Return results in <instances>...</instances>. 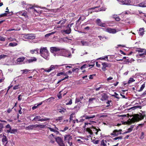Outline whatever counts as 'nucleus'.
I'll return each instance as SVG.
<instances>
[{
  "label": "nucleus",
  "mask_w": 146,
  "mask_h": 146,
  "mask_svg": "<svg viewBox=\"0 0 146 146\" xmlns=\"http://www.w3.org/2000/svg\"><path fill=\"white\" fill-rule=\"evenodd\" d=\"M50 49L51 51H53V52H56L59 51L58 52V54H57L56 52L53 53V55L55 56L60 55L68 57L70 55L69 54V51L65 49H61L59 48L56 47H51Z\"/></svg>",
  "instance_id": "obj_1"
},
{
  "label": "nucleus",
  "mask_w": 146,
  "mask_h": 146,
  "mask_svg": "<svg viewBox=\"0 0 146 146\" xmlns=\"http://www.w3.org/2000/svg\"><path fill=\"white\" fill-rule=\"evenodd\" d=\"M145 117V115L142 114L141 113L136 114L131 119H129L130 121L128 120V121L129 123V124H131L135 122L139 121Z\"/></svg>",
  "instance_id": "obj_2"
},
{
  "label": "nucleus",
  "mask_w": 146,
  "mask_h": 146,
  "mask_svg": "<svg viewBox=\"0 0 146 146\" xmlns=\"http://www.w3.org/2000/svg\"><path fill=\"white\" fill-rule=\"evenodd\" d=\"M40 55L44 58L48 60L49 56V52L46 47H41L40 50Z\"/></svg>",
  "instance_id": "obj_3"
},
{
  "label": "nucleus",
  "mask_w": 146,
  "mask_h": 146,
  "mask_svg": "<svg viewBox=\"0 0 146 146\" xmlns=\"http://www.w3.org/2000/svg\"><path fill=\"white\" fill-rule=\"evenodd\" d=\"M136 51L139 53L137 55L139 56V58H143V61L146 62V50L143 49L139 48Z\"/></svg>",
  "instance_id": "obj_4"
},
{
  "label": "nucleus",
  "mask_w": 146,
  "mask_h": 146,
  "mask_svg": "<svg viewBox=\"0 0 146 146\" xmlns=\"http://www.w3.org/2000/svg\"><path fill=\"white\" fill-rule=\"evenodd\" d=\"M23 37L27 39H33L35 38L34 34H23Z\"/></svg>",
  "instance_id": "obj_5"
},
{
  "label": "nucleus",
  "mask_w": 146,
  "mask_h": 146,
  "mask_svg": "<svg viewBox=\"0 0 146 146\" xmlns=\"http://www.w3.org/2000/svg\"><path fill=\"white\" fill-rule=\"evenodd\" d=\"M50 119L45 117L44 118H41V117L40 116H36L33 118L32 121H47Z\"/></svg>",
  "instance_id": "obj_6"
},
{
  "label": "nucleus",
  "mask_w": 146,
  "mask_h": 146,
  "mask_svg": "<svg viewBox=\"0 0 146 146\" xmlns=\"http://www.w3.org/2000/svg\"><path fill=\"white\" fill-rule=\"evenodd\" d=\"M103 29L104 31L108 32L110 33L115 34L116 32V30L115 29L111 28Z\"/></svg>",
  "instance_id": "obj_7"
},
{
  "label": "nucleus",
  "mask_w": 146,
  "mask_h": 146,
  "mask_svg": "<svg viewBox=\"0 0 146 146\" xmlns=\"http://www.w3.org/2000/svg\"><path fill=\"white\" fill-rule=\"evenodd\" d=\"M102 69L103 71H105L106 70V67L110 68L111 67V66L110 64L105 62L102 63Z\"/></svg>",
  "instance_id": "obj_8"
},
{
  "label": "nucleus",
  "mask_w": 146,
  "mask_h": 146,
  "mask_svg": "<svg viewBox=\"0 0 146 146\" xmlns=\"http://www.w3.org/2000/svg\"><path fill=\"white\" fill-rule=\"evenodd\" d=\"M16 14L19 16H22L24 17L25 18L28 17V15L26 12L24 11L19 12L17 13Z\"/></svg>",
  "instance_id": "obj_9"
},
{
  "label": "nucleus",
  "mask_w": 146,
  "mask_h": 146,
  "mask_svg": "<svg viewBox=\"0 0 146 146\" xmlns=\"http://www.w3.org/2000/svg\"><path fill=\"white\" fill-rule=\"evenodd\" d=\"M72 136L69 135H66L64 137V141L67 142L68 143L69 142H71L72 141Z\"/></svg>",
  "instance_id": "obj_10"
},
{
  "label": "nucleus",
  "mask_w": 146,
  "mask_h": 146,
  "mask_svg": "<svg viewBox=\"0 0 146 146\" xmlns=\"http://www.w3.org/2000/svg\"><path fill=\"white\" fill-rule=\"evenodd\" d=\"M119 3L122 5H129L130 3V0H124L119 1Z\"/></svg>",
  "instance_id": "obj_11"
},
{
  "label": "nucleus",
  "mask_w": 146,
  "mask_h": 146,
  "mask_svg": "<svg viewBox=\"0 0 146 146\" xmlns=\"http://www.w3.org/2000/svg\"><path fill=\"white\" fill-rule=\"evenodd\" d=\"M37 58L35 57H33L29 59H27L26 61L27 63H31L33 62H36L37 61Z\"/></svg>",
  "instance_id": "obj_12"
},
{
  "label": "nucleus",
  "mask_w": 146,
  "mask_h": 146,
  "mask_svg": "<svg viewBox=\"0 0 146 146\" xmlns=\"http://www.w3.org/2000/svg\"><path fill=\"white\" fill-rule=\"evenodd\" d=\"M97 24L99 26L102 27H105V25L104 23H102L100 19H97L96 20Z\"/></svg>",
  "instance_id": "obj_13"
},
{
  "label": "nucleus",
  "mask_w": 146,
  "mask_h": 146,
  "mask_svg": "<svg viewBox=\"0 0 146 146\" xmlns=\"http://www.w3.org/2000/svg\"><path fill=\"white\" fill-rule=\"evenodd\" d=\"M2 142L3 143H5L4 146H6V145L8 143V139L6 136L3 135L1 139Z\"/></svg>",
  "instance_id": "obj_14"
},
{
  "label": "nucleus",
  "mask_w": 146,
  "mask_h": 146,
  "mask_svg": "<svg viewBox=\"0 0 146 146\" xmlns=\"http://www.w3.org/2000/svg\"><path fill=\"white\" fill-rule=\"evenodd\" d=\"M55 69L54 66L53 65H51L50 67L48 69L42 68V69L44 70V71L47 72H49L52 70Z\"/></svg>",
  "instance_id": "obj_15"
},
{
  "label": "nucleus",
  "mask_w": 146,
  "mask_h": 146,
  "mask_svg": "<svg viewBox=\"0 0 146 146\" xmlns=\"http://www.w3.org/2000/svg\"><path fill=\"white\" fill-rule=\"evenodd\" d=\"M36 125H30L28 127H26L25 128V129L27 130H32L35 129L36 128Z\"/></svg>",
  "instance_id": "obj_16"
},
{
  "label": "nucleus",
  "mask_w": 146,
  "mask_h": 146,
  "mask_svg": "<svg viewBox=\"0 0 146 146\" xmlns=\"http://www.w3.org/2000/svg\"><path fill=\"white\" fill-rule=\"evenodd\" d=\"M25 58L24 57H21L18 58L17 60V62L18 64H20L21 62H23Z\"/></svg>",
  "instance_id": "obj_17"
},
{
  "label": "nucleus",
  "mask_w": 146,
  "mask_h": 146,
  "mask_svg": "<svg viewBox=\"0 0 146 146\" xmlns=\"http://www.w3.org/2000/svg\"><path fill=\"white\" fill-rule=\"evenodd\" d=\"M144 28H140L139 29V35L142 36L144 34Z\"/></svg>",
  "instance_id": "obj_18"
},
{
  "label": "nucleus",
  "mask_w": 146,
  "mask_h": 146,
  "mask_svg": "<svg viewBox=\"0 0 146 146\" xmlns=\"http://www.w3.org/2000/svg\"><path fill=\"white\" fill-rule=\"evenodd\" d=\"M107 142L106 140H102L100 143L101 146H107Z\"/></svg>",
  "instance_id": "obj_19"
},
{
  "label": "nucleus",
  "mask_w": 146,
  "mask_h": 146,
  "mask_svg": "<svg viewBox=\"0 0 146 146\" xmlns=\"http://www.w3.org/2000/svg\"><path fill=\"white\" fill-rule=\"evenodd\" d=\"M102 98L101 100L102 101H104L107 100V95L105 93L102 94Z\"/></svg>",
  "instance_id": "obj_20"
},
{
  "label": "nucleus",
  "mask_w": 146,
  "mask_h": 146,
  "mask_svg": "<svg viewBox=\"0 0 146 146\" xmlns=\"http://www.w3.org/2000/svg\"><path fill=\"white\" fill-rule=\"evenodd\" d=\"M68 27L66 30H64L63 31L64 32L67 34H70L71 31V29L69 27V25H68Z\"/></svg>",
  "instance_id": "obj_21"
},
{
  "label": "nucleus",
  "mask_w": 146,
  "mask_h": 146,
  "mask_svg": "<svg viewBox=\"0 0 146 146\" xmlns=\"http://www.w3.org/2000/svg\"><path fill=\"white\" fill-rule=\"evenodd\" d=\"M83 117H84L86 119H89L94 118L95 117V115H90L89 116L85 115H84Z\"/></svg>",
  "instance_id": "obj_22"
},
{
  "label": "nucleus",
  "mask_w": 146,
  "mask_h": 146,
  "mask_svg": "<svg viewBox=\"0 0 146 146\" xmlns=\"http://www.w3.org/2000/svg\"><path fill=\"white\" fill-rule=\"evenodd\" d=\"M38 49L36 48L34 50H30V52L32 54H33L34 53L37 54L38 53Z\"/></svg>",
  "instance_id": "obj_23"
},
{
  "label": "nucleus",
  "mask_w": 146,
  "mask_h": 146,
  "mask_svg": "<svg viewBox=\"0 0 146 146\" xmlns=\"http://www.w3.org/2000/svg\"><path fill=\"white\" fill-rule=\"evenodd\" d=\"M9 55L7 54L6 55L1 54L0 55V60L2 58H5L9 57Z\"/></svg>",
  "instance_id": "obj_24"
},
{
  "label": "nucleus",
  "mask_w": 146,
  "mask_h": 146,
  "mask_svg": "<svg viewBox=\"0 0 146 146\" xmlns=\"http://www.w3.org/2000/svg\"><path fill=\"white\" fill-rule=\"evenodd\" d=\"M139 7H146V3L145 2H142L138 4Z\"/></svg>",
  "instance_id": "obj_25"
},
{
  "label": "nucleus",
  "mask_w": 146,
  "mask_h": 146,
  "mask_svg": "<svg viewBox=\"0 0 146 146\" xmlns=\"http://www.w3.org/2000/svg\"><path fill=\"white\" fill-rule=\"evenodd\" d=\"M81 43L82 44V46H88L89 44V43L88 42L84 41H81Z\"/></svg>",
  "instance_id": "obj_26"
},
{
  "label": "nucleus",
  "mask_w": 146,
  "mask_h": 146,
  "mask_svg": "<svg viewBox=\"0 0 146 146\" xmlns=\"http://www.w3.org/2000/svg\"><path fill=\"white\" fill-rule=\"evenodd\" d=\"M66 21V20L65 19H63L60 20L59 21L57 22L58 24H60L61 25L64 24Z\"/></svg>",
  "instance_id": "obj_27"
},
{
  "label": "nucleus",
  "mask_w": 146,
  "mask_h": 146,
  "mask_svg": "<svg viewBox=\"0 0 146 146\" xmlns=\"http://www.w3.org/2000/svg\"><path fill=\"white\" fill-rule=\"evenodd\" d=\"M56 141L58 143L62 140L59 137H57L55 138Z\"/></svg>",
  "instance_id": "obj_28"
},
{
  "label": "nucleus",
  "mask_w": 146,
  "mask_h": 146,
  "mask_svg": "<svg viewBox=\"0 0 146 146\" xmlns=\"http://www.w3.org/2000/svg\"><path fill=\"white\" fill-rule=\"evenodd\" d=\"M118 132V131L117 130H114L113 132L111 134V135H114L115 136H117L118 135V134H116V133Z\"/></svg>",
  "instance_id": "obj_29"
},
{
  "label": "nucleus",
  "mask_w": 146,
  "mask_h": 146,
  "mask_svg": "<svg viewBox=\"0 0 146 146\" xmlns=\"http://www.w3.org/2000/svg\"><path fill=\"white\" fill-rule=\"evenodd\" d=\"M91 66V65H87V64H85L82 66L80 68L81 70H82L83 68H88Z\"/></svg>",
  "instance_id": "obj_30"
},
{
  "label": "nucleus",
  "mask_w": 146,
  "mask_h": 146,
  "mask_svg": "<svg viewBox=\"0 0 146 146\" xmlns=\"http://www.w3.org/2000/svg\"><path fill=\"white\" fill-rule=\"evenodd\" d=\"M86 131L90 135H92L93 134V132L92 130L90 129V128H87L86 129Z\"/></svg>",
  "instance_id": "obj_31"
},
{
  "label": "nucleus",
  "mask_w": 146,
  "mask_h": 146,
  "mask_svg": "<svg viewBox=\"0 0 146 146\" xmlns=\"http://www.w3.org/2000/svg\"><path fill=\"white\" fill-rule=\"evenodd\" d=\"M17 44L16 43H10L9 44V46H10L13 47L17 45Z\"/></svg>",
  "instance_id": "obj_32"
},
{
  "label": "nucleus",
  "mask_w": 146,
  "mask_h": 146,
  "mask_svg": "<svg viewBox=\"0 0 146 146\" xmlns=\"http://www.w3.org/2000/svg\"><path fill=\"white\" fill-rule=\"evenodd\" d=\"M145 84H143L142 85L140 88V89L138 90V91L139 92H141L143 90V89L145 88Z\"/></svg>",
  "instance_id": "obj_33"
},
{
  "label": "nucleus",
  "mask_w": 146,
  "mask_h": 146,
  "mask_svg": "<svg viewBox=\"0 0 146 146\" xmlns=\"http://www.w3.org/2000/svg\"><path fill=\"white\" fill-rule=\"evenodd\" d=\"M11 131V133L15 134L17 132V129H12Z\"/></svg>",
  "instance_id": "obj_34"
},
{
  "label": "nucleus",
  "mask_w": 146,
  "mask_h": 146,
  "mask_svg": "<svg viewBox=\"0 0 146 146\" xmlns=\"http://www.w3.org/2000/svg\"><path fill=\"white\" fill-rule=\"evenodd\" d=\"M54 128H55V129L51 128L50 127H48V128L51 131L55 132L56 131V129H57L56 128V126H55Z\"/></svg>",
  "instance_id": "obj_35"
},
{
  "label": "nucleus",
  "mask_w": 146,
  "mask_h": 146,
  "mask_svg": "<svg viewBox=\"0 0 146 146\" xmlns=\"http://www.w3.org/2000/svg\"><path fill=\"white\" fill-rule=\"evenodd\" d=\"M66 111V109L64 108H62L61 109H59V112L62 113Z\"/></svg>",
  "instance_id": "obj_36"
},
{
  "label": "nucleus",
  "mask_w": 146,
  "mask_h": 146,
  "mask_svg": "<svg viewBox=\"0 0 146 146\" xmlns=\"http://www.w3.org/2000/svg\"><path fill=\"white\" fill-rule=\"evenodd\" d=\"M36 128L37 127H40V128H43L44 127L45 125H38L37 124H36Z\"/></svg>",
  "instance_id": "obj_37"
},
{
  "label": "nucleus",
  "mask_w": 146,
  "mask_h": 146,
  "mask_svg": "<svg viewBox=\"0 0 146 146\" xmlns=\"http://www.w3.org/2000/svg\"><path fill=\"white\" fill-rule=\"evenodd\" d=\"M135 80L133 78H130L129 80L128 81V84H129L134 81H135Z\"/></svg>",
  "instance_id": "obj_38"
},
{
  "label": "nucleus",
  "mask_w": 146,
  "mask_h": 146,
  "mask_svg": "<svg viewBox=\"0 0 146 146\" xmlns=\"http://www.w3.org/2000/svg\"><path fill=\"white\" fill-rule=\"evenodd\" d=\"M74 115V113H72L70 115L69 122H70L71 121L73 120V115Z\"/></svg>",
  "instance_id": "obj_39"
},
{
  "label": "nucleus",
  "mask_w": 146,
  "mask_h": 146,
  "mask_svg": "<svg viewBox=\"0 0 146 146\" xmlns=\"http://www.w3.org/2000/svg\"><path fill=\"white\" fill-rule=\"evenodd\" d=\"M66 74H65L64 72H58V73L56 76H59L62 75H64V76H66Z\"/></svg>",
  "instance_id": "obj_40"
},
{
  "label": "nucleus",
  "mask_w": 146,
  "mask_h": 146,
  "mask_svg": "<svg viewBox=\"0 0 146 146\" xmlns=\"http://www.w3.org/2000/svg\"><path fill=\"white\" fill-rule=\"evenodd\" d=\"M98 37L99 38L100 40H103L104 38L106 39H107L108 38V37H106L104 36H99Z\"/></svg>",
  "instance_id": "obj_41"
},
{
  "label": "nucleus",
  "mask_w": 146,
  "mask_h": 146,
  "mask_svg": "<svg viewBox=\"0 0 146 146\" xmlns=\"http://www.w3.org/2000/svg\"><path fill=\"white\" fill-rule=\"evenodd\" d=\"M30 71L29 70H28V69H24L23 70H21V71L23 72V73H27Z\"/></svg>",
  "instance_id": "obj_42"
},
{
  "label": "nucleus",
  "mask_w": 146,
  "mask_h": 146,
  "mask_svg": "<svg viewBox=\"0 0 146 146\" xmlns=\"http://www.w3.org/2000/svg\"><path fill=\"white\" fill-rule=\"evenodd\" d=\"M58 144L60 146H65V144L64 143L63 140L58 143Z\"/></svg>",
  "instance_id": "obj_43"
},
{
  "label": "nucleus",
  "mask_w": 146,
  "mask_h": 146,
  "mask_svg": "<svg viewBox=\"0 0 146 146\" xmlns=\"http://www.w3.org/2000/svg\"><path fill=\"white\" fill-rule=\"evenodd\" d=\"M19 86L20 85L19 84L15 85L13 87V89L14 90L17 89L19 88Z\"/></svg>",
  "instance_id": "obj_44"
},
{
  "label": "nucleus",
  "mask_w": 146,
  "mask_h": 146,
  "mask_svg": "<svg viewBox=\"0 0 146 146\" xmlns=\"http://www.w3.org/2000/svg\"><path fill=\"white\" fill-rule=\"evenodd\" d=\"M106 10V8H100V9H98L97 10H96L95 11L98 12L99 11H105Z\"/></svg>",
  "instance_id": "obj_45"
},
{
  "label": "nucleus",
  "mask_w": 146,
  "mask_h": 146,
  "mask_svg": "<svg viewBox=\"0 0 146 146\" xmlns=\"http://www.w3.org/2000/svg\"><path fill=\"white\" fill-rule=\"evenodd\" d=\"M133 127V126L131 125L130 127L128 129L127 131H128V133L131 132L132 131Z\"/></svg>",
  "instance_id": "obj_46"
},
{
  "label": "nucleus",
  "mask_w": 146,
  "mask_h": 146,
  "mask_svg": "<svg viewBox=\"0 0 146 146\" xmlns=\"http://www.w3.org/2000/svg\"><path fill=\"white\" fill-rule=\"evenodd\" d=\"M95 100V98H90L88 101V102L90 103H92L93 102V101Z\"/></svg>",
  "instance_id": "obj_47"
},
{
  "label": "nucleus",
  "mask_w": 146,
  "mask_h": 146,
  "mask_svg": "<svg viewBox=\"0 0 146 146\" xmlns=\"http://www.w3.org/2000/svg\"><path fill=\"white\" fill-rule=\"evenodd\" d=\"M122 138V136H119L116 137L114 138L113 139L114 140H117V139H121Z\"/></svg>",
  "instance_id": "obj_48"
},
{
  "label": "nucleus",
  "mask_w": 146,
  "mask_h": 146,
  "mask_svg": "<svg viewBox=\"0 0 146 146\" xmlns=\"http://www.w3.org/2000/svg\"><path fill=\"white\" fill-rule=\"evenodd\" d=\"M54 32H52L51 33L47 34L45 35V37H47L50 36L51 35L54 34Z\"/></svg>",
  "instance_id": "obj_49"
},
{
  "label": "nucleus",
  "mask_w": 146,
  "mask_h": 146,
  "mask_svg": "<svg viewBox=\"0 0 146 146\" xmlns=\"http://www.w3.org/2000/svg\"><path fill=\"white\" fill-rule=\"evenodd\" d=\"M115 95H113L112 96H114L115 98L119 99V95L116 92L114 93Z\"/></svg>",
  "instance_id": "obj_50"
},
{
  "label": "nucleus",
  "mask_w": 146,
  "mask_h": 146,
  "mask_svg": "<svg viewBox=\"0 0 146 146\" xmlns=\"http://www.w3.org/2000/svg\"><path fill=\"white\" fill-rule=\"evenodd\" d=\"M100 59H102L103 60H106L107 61H108V57L107 56H106L104 58H100Z\"/></svg>",
  "instance_id": "obj_51"
},
{
  "label": "nucleus",
  "mask_w": 146,
  "mask_h": 146,
  "mask_svg": "<svg viewBox=\"0 0 146 146\" xmlns=\"http://www.w3.org/2000/svg\"><path fill=\"white\" fill-rule=\"evenodd\" d=\"M3 127V124L2 123H0V132L1 131V130Z\"/></svg>",
  "instance_id": "obj_52"
},
{
  "label": "nucleus",
  "mask_w": 146,
  "mask_h": 146,
  "mask_svg": "<svg viewBox=\"0 0 146 146\" xmlns=\"http://www.w3.org/2000/svg\"><path fill=\"white\" fill-rule=\"evenodd\" d=\"M144 133L143 132H142L141 133V135L140 137L141 139H143L144 137Z\"/></svg>",
  "instance_id": "obj_53"
},
{
  "label": "nucleus",
  "mask_w": 146,
  "mask_h": 146,
  "mask_svg": "<svg viewBox=\"0 0 146 146\" xmlns=\"http://www.w3.org/2000/svg\"><path fill=\"white\" fill-rule=\"evenodd\" d=\"M93 129H94V130H93L94 131H96V132H95V134L96 135L98 134V131L100 130V129H99L98 130L95 128H93Z\"/></svg>",
  "instance_id": "obj_54"
},
{
  "label": "nucleus",
  "mask_w": 146,
  "mask_h": 146,
  "mask_svg": "<svg viewBox=\"0 0 146 146\" xmlns=\"http://www.w3.org/2000/svg\"><path fill=\"white\" fill-rule=\"evenodd\" d=\"M63 119V117H59L58 119H56V121H60L62 120Z\"/></svg>",
  "instance_id": "obj_55"
},
{
  "label": "nucleus",
  "mask_w": 146,
  "mask_h": 146,
  "mask_svg": "<svg viewBox=\"0 0 146 146\" xmlns=\"http://www.w3.org/2000/svg\"><path fill=\"white\" fill-rule=\"evenodd\" d=\"M63 65H64L63 64H62V65H54V69H57L58 68V67L62 66Z\"/></svg>",
  "instance_id": "obj_56"
},
{
  "label": "nucleus",
  "mask_w": 146,
  "mask_h": 146,
  "mask_svg": "<svg viewBox=\"0 0 146 146\" xmlns=\"http://www.w3.org/2000/svg\"><path fill=\"white\" fill-rule=\"evenodd\" d=\"M144 125V123L142 124H139L137 126V127H136V129H138L139 128V127H142L143 125Z\"/></svg>",
  "instance_id": "obj_57"
},
{
  "label": "nucleus",
  "mask_w": 146,
  "mask_h": 146,
  "mask_svg": "<svg viewBox=\"0 0 146 146\" xmlns=\"http://www.w3.org/2000/svg\"><path fill=\"white\" fill-rule=\"evenodd\" d=\"M7 15V14L6 13H4L3 14L0 15V17H3L6 16Z\"/></svg>",
  "instance_id": "obj_58"
},
{
  "label": "nucleus",
  "mask_w": 146,
  "mask_h": 146,
  "mask_svg": "<svg viewBox=\"0 0 146 146\" xmlns=\"http://www.w3.org/2000/svg\"><path fill=\"white\" fill-rule=\"evenodd\" d=\"M5 40V39L3 37L0 36V40L2 41H4Z\"/></svg>",
  "instance_id": "obj_59"
},
{
  "label": "nucleus",
  "mask_w": 146,
  "mask_h": 146,
  "mask_svg": "<svg viewBox=\"0 0 146 146\" xmlns=\"http://www.w3.org/2000/svg\"><path fill=\"white\" fill-rule=\"evenodd\" d=\"M79 70L78 68H73L72 70V71L73 72H78L79 71Z\"/></svg>",
  "instance_id": "obj_60"
},
{
  "label": "nucleus",
  "mask_w": 146,
  "mask_h": 146,
  "mask_svg": "<svg viewBox=\"0 0 146 146\" xmlns=\"http://www.w3.org/2000/svg\"><path fill=\"white\" fill-rule=\"evenodd\" d=\"M72 100L70 99V100L69 101V102H68V103H66V105H71L72 104Z\"/></svg>",
  "instance_id": "obj_61"
},
{
  "label": "nucleus",
  "mask_w": 146,
  "mask_h": 146,
  "mask_svg": "<svg viewBox=\"0 0 146 146\" xmlns=\"http://www.w3.org/2000/svg\"><path fill=\"white\" fill-rule=\"evenodd\" d=\"M62 92V91H61L59 92V94L58 96V97L59 98V99H60L62 98L61 94H60V93Z\"/></svg>",
  "instance_id": "obj_62"
},
{
  "label": "nucleus",
  "mask_w": 146,
  "mask_h": 146,
  "mask_svg": "<svg viewBox=\"0 0 146 146\" xmlns=\"http://www.w3.org/2000/svg\"><path fill=\"white\" fill-rule=\"evenodd\" d=\"M9 40L10 41H13L14 40H16V39L15 38H8Z\"/></svg>",
  "instance_id": "obj_63"
},
{
  "label": "nucleus",
  "mask_w": 146,
  "mask_h": 146,
  "mask_svg": "<svg viewBox=\"0 0 146 146\" xmlns=\"http://www.w3.org/2000/svg\"><path fill=\"white\" fill-rule=\"evenodd\" d=\"M5 128L7 129H10L11 128V127L10 125L9 124H8L5 127Z\"/></svg>",
  "instance_id": "obj_64"
}]
</instances>
